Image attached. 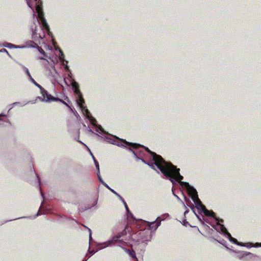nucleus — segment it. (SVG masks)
<instances>
[{
  "label": "nucleus",
  "mask_w": 261,
  "mask_h": 261,
  "mask_svg": "<svg viewBox=\"0 0 261 261\" xmlns=\"http://www.w3.org/2000/svg\"><path fill=\"white\" fill-rule=\"evenodd\" d=\"M135 158L141 160L153 170L159 173L160 171L173 185L179 182L181 187L188 191V188L182 184L183 176L180 174L179 169L171 163L166 162L156 153L151 151L147 147L137 143H132L129 150Z\"/></svg>",
  "instance_id": "obj_1"
},
{
  "label": "nucleus",
  "mask_w": 261,
  "mask_h": 261,
  "mask_svg": "<svg viewBox=\"0 0 261 261\" xmlns=\"http://www.w3.org/2000/svg\"><path fill=\"white\" fill-rule=\"evenodd\" d=\"M182 184L186 186L188 188V193L194 202L198 211L203 213L205 216H210L216 220V224L213 226L214 229L217 232L228 239L231 242L237 244L238 242L237 240L231 237L230 233L227 231L224 225L222 224V223L223 222V220L216 217L215 213L213 211H209L206 208L198 198V193L196 190L187 182H183Z\"/></svg>",
  "instance_id": "obj_2"
},
{
  "label": "nucleus",
  "mask_w": 261,
  "mask_h": 261,
  "mask_svg": "<svg viewBox=\"0 0 261 261\" xmlns=\"http://www.w3.org/2000/svg\"><path fill=\"white\" fill-rule=\"evenodd\" d=\"M37 13L36 20L31 25L32 38L35 41L42 40L47 33L50 35L49 27L44 17L42 7L35 8Z\"/></svg>",
  "instance_id": "obj_3"
},
{
  "label": "nucleus",
  "mask_w": 261,
  "mask_h": 261,
  "mask_svg": "<svg viewBox=\"0 0 261 261\" xmlns=\"http://www.w3.org/2000/svg\"><path fill=\"white\" fill-rule=\"evenodd\" d=\"M101 137L105 138L109 143L117 145L119 147L128 148L129 150L133 143L127 142L125 140L120 139L115 136H111L106 132V134L101 135Z\"/></svg>",
  "instance_id": "obj_4"
},
{
  "label": "nucleus",
  "mask_w": 261,
  "mask_h": 261,
  "mask_svg": "<svg viewBox=\"0 0 261 261\" xmlns=\"http://www.w3.org/2000/svg\"><path fill=\"white\" fill-rule=\"evenodd\" d=\"M138 245L142 246L144 248L148 243L151 240V231L149 230H140L138 232Z\"/></svg>",
  "instance_id": "obj_5"
},
{
  "label": "nucleus",
  "mask_w": 261,
  "mask_h": 261,
  "mask_svg": "<svg viewBox=\"0 0 261 261\" xmlns=\"http://www.w3.org/2000/svg\"><path fill=\"white\" fill-rule=\"evenodd\" d=\"M81 109L83 114L90 121L91 124L95 126V131L101 135H103V134H106V131L101 126L96 124V120L92 117L89 111L86 108V107L84 106L83 108H81Z\"/></svg>",
  "instance_id": "obj_6"
},
{
  "label": "nucleus",
  "mask_w": 261,
  "mask_h": 261,
  "mask_svg": "<svg viewBox=\"0 0 261 261\" xmlns=\"http://www.w3.org/2000/svg\"><path fill=\"white\" fill-rule=\"evenodd\" d=\"M40 93L42 95V96H38L37 98L41 101L50 102L51 101H54L55 100H59V98L54 97L51 94H49L48 92L44 88L40 91Z\"/></svg>",
  "instance_id": "obj_7"
},
{
  "label": "nucleus",
  "mask_w": 261,
  "mask_h": 261,
  "mask_svg": "<svg viewBox=\"0 0 261 261\" xmlns=\"http://www.w3.org/2000/svg\"><path fill=\"white\" fill-rule=\"evenodd\" d=\"M117 242L120 244V245H118L119 247H121V245H125L126 244L123 239H119L117 234H116L113 236L110 240L105 242L104 244H106V246L104 247L112 246Z\"/></svg>",
  "instance_id": "obj_8"
},
{
  "label": "nucleus",
  "mask_w": 261,
  "mask_h": 261,
  "mask_svg": "<svg viewBox=\"0 0 261 261\" xmlns=\"http://www.w3.org/2000/svg\"><path fill=\"white\" fill-rule=\"evenodd\" d=\"M259 258L258 255L246 251L244 261H258Z\"/></svg>",
  "instance_id": "obj_9"
},
{
  "label": "nucleus",
  "mask_w": 261,
  "mask_h": 261,
  "mask_svg": "<svg viewBox=\"0 0 261 261\" xmlns=\"http://www.w3.org/2000/svg\"><path fill=\"white\" fill-rule=\"evenodd\" d=\"M230 251L236 253L234 256L235 258L244 261L246 251L233 250L232 249Z\"/></svg>",
  "instance_id": "obj_10"
},
{
  "label": "nucleus",
  "mask_w": 261,
  "mask_h": 261,
  "mask_svg": "<svg viewBox=\"0 0 261 261\" xmlns=\"http://www.w3.org/2000/svg\"><path fill=\"white\" fill-rule=\"evenodd\" d=\"M160 221H157L156 219L154 222L150 223L149 225V229L150 231L151 230H155L160 225Z\"/></svg>",
  "instance_id": "obj_11"
},
{
  "label": "nucleus",
  "mask_w": 261,
  "mask_h": 261,
  "mask_svg": "<svg viewBox=\"0 0 261 261\" xmlns=\"http://www.w3.org/2000/svg\"><path fill=\"white\" fill-rule=\"evenodd\" d=\"M36 46H37V44L34 41L29 40L25 42V45L24 46H21L19 47L20 48H23L24 47H29V48H36Z\"/></svg>",
  "instance_id": "obj_12"
},
{
  "label": "nucleus",
  "mask_w": 261,
  "mask_h": 261,
  "mask_svg": "<svg viewBox=\"0 0 261 261\" xmlns=\"http://www.w3.org/2000/svg\"><path fill=\"white\" fill-rule=\"evenodd\" d=\"M22 70H23V71L24 72V73L27 74V75L28 76V79L29 80V81L31 82V83H34V81L35 80L32 77V76H31V73L28 69V68L25 67V66H24L23 65L22 66Z\"/></svg>",
  "instance_id": "obj_13"
},
{
  "label": "nucleus",
  "mask_w": 261,
  "mask_h": 261,
  "mask_svg": "<svg viewBox=\"0 0 261 261\" xmlns=\"http://www.w3.org/2000/svg\"><path fill=\"white\" fill-rule=\"evenodd\" d=\"M77 103L79 105V106L81 108H83L85 103L84 99L83 97V96L81 95V96H77L76 99Z\"/></svg>",
  "instance_id": "obj_14"
},
{
  "label": "nucleus",
  "mask_w": 261,
  "mask_h": 261,
  "mask_svg": "<svg viewBox=\"0 0 261 261\" xmlns=\"http://www.w3.org/2000/svg\"><path fill=\"white\" fill-rule=\"evenodd\" d=\"M170 216L168 213H165L162 215L161 216L158 217L156 219L157 221L159 222L160 221V223H161L162 221H164L165 220L167 217H169Z\"/></svg>",
  "instance_id": "obj_15"
},
{
  "label": "nucleus",
  "mask_w": 261,
  "mask_h": 261,
  "mask_svg": "<svg viewBox=\"0 0 261 261\" xmlns=\"http://www.w3.org/2000/svg\"><path fill=\"white\" fill-rule=\"evenodd\" d=\"M126 234V228L123 230L122 231L118 232L117 234L118 238L120 239H122L121 238L123 237Z\"/></svg>",
  "instance_id": "obj_16"
},
{
  "label": "nucleus",
  "mask_w": 261,
  "mask_h": 261,
  "mask_svg": "<svg viewBox=\"0 0 261 261\" xmlns=\"http://www.w3.org/2000/svg\"><path fill=\"white\" fill-rule=\"evenodd\" d=\"M215 240L217 241L218 242H219V243H220L221 244H222V245H223L224 246H225L227 250H231V249L229 247H228L226 246V241L224 240H217L216 239H215Z\"/></svg>",
  "instance_id": "obj_17"
},
{
  "label": "nucleus",
  "mask_w": 261,
  "mask_h": 261,
  "mask_svg": "<svg viewBox=\"0 0 261 261\" xmlns=\"http://www.w3.org/2000/svg\"><path fill=\"white\" fill-rule=\"evenodd\" d=\"M27 3L28 6L32 9L34 13V15L35 14L34 11V5L33 2L29 1V0H27Z\"/></svg>",
  "instance_id": "obj_18"
},
{
  "label": "nucleus",
  "mask_w": 261,
  "mask_h": 261,
  "mask_svg": "<svg viewBox=\"0 0 261 261\" xmlns=\"http://www.w3.org/2000/svg\"><path fill=\"white\" fill-rule=\"evenodd\" d=\"M35 3V8L42 7V2L41 0H34Z\"/></svg>",
  "instance_id": "obj_19"
},
{
  "label": "nucleus",
  "mask_w": 261,
  "mask_h": 261,
  "mask_svg": "<svg viewBox=\"0 0 261 261\" xmlns=\"http://www.w3.org/2000/svg\"><path fill=\"white\" fill-rule=\"evenodd\" d=\"M71 86H72V89L73 90H74L75 89L77 90V89L79 88V84L74 81L72 82Z\"/></svg>",
  "instance_id": "obj_20"
},
{
  "label": "nucleus",
  "mask_w": 261,
  "mask_h": 261,
  "mask_svg": "<svg viewBox=\"0 0 261 261\" xmlns=\"http://www.w3.org/2000/svg\"><path fill=\"white\" fill-rule=\"evenodd\" d=\"M4 46L10 48H18L19 47V46H15L14 44L10 43H6V44L5 45H4Z\"/></svg>",
  "instance_id": "obj_21"
},
{
  "label": "nucleus",
  "mask_w": 261,
  "mask_h": 261,
  "mask_svg": "<svg viewBox=\"0 0 261 261\" xmlns=\"http://www.w3.org/2000/svg\"><path fill=\"white\" fill-rule=\"evenodd\" d=\"M111 192L114 193L121 201H123V198L114 190H111Z\"/></svg>",
  "instance_id": "obj_22"
},
{
  "label": "nucleus",
  "mask_w": 261,
  "mask_h": 261,
  "mask_svg": "<svg viewBox=\"0 0 261 261\" xmlns=\"http://www.w3.org/2000/svg\"><path fill=\"white\" fill-rule=\"evenodd\" d=\"M127 251L130 252L129 255L135 259V261H138V258L136 256L135 253L134 251L131 252L129 249H127Z\"/></svg>",
  "instance_id": "obj_23"
},
{
  "label": "nucleus",
  "mask_w": 261,
  "mask_h": 261,
  "mask_svg": "<svg viewBox=\"0 0 261 261\" xmlns=\"http://www.w3.org/2000/svg\"><path fill=\"white\" fill-rule=\"evenodd\" d=\"M60 59L61 61L64 62L65 61L64 60V55L63 51L61 50H60V56H59Z\"/></svg>",
  "instance_id": "obj_24"
},
{
  "label": "nucleus",
  "mask_w": 261,
  "mask_h": 261,
  "mask_svg": "<svg viewBox=\"0 0 261 261\" xmlns=\"http://www.w3.org/2000/svg\"><path fill=\"white\" fill-rule=\"evenodd\" d=\"M104 243H105V242L98 244V246H99V249H97L96 251H98V250H101V249L106 248V247H103L106 246V244Z\"/></svg>",
  "instance_id": "obj_25"
},
{
  "label": "nucleus",
  "mask_w": 261,
  "mask_h": 261,
  "mask_svg": "<svg viewBox=\"0 0 261 261\" xmlns=\"http://www.w3.org/2000/svg\"><path fill=\"white\" fill-rule=\"evenodd\" d=\"M94 163L97 170V172H100L99 165L98 161L96 159H94Z\"/></svg>",
  "instance_id": "obj_26"
},
{
  "label": "nucleus",
  "mask_w": 261,
  "mask_h": 261,
  "mask_svg": "<svg viewBox=\"0 0 261 261\" xmlns=\"http://www.w3.org/2000/svg\"><path fill=\"white\" fill-rule=\"evenodd\" d=\"M38 49V50L40 52V53H41V54L43 55H45V52L44 51V50L40 47H39L38 45L37 46H36V47Z\"/></svg>",
  "instance_id": "obj_27"
},
{
  "label": "nucleus",
  "mask_w": 261,
  "mask_h": 261,
  "mask_svg": "<svg viewBox=\"0 0 261 261\" xmlns=\"http://www.w3.org/2000/svg\"><path fill=\"white\" fill-rule=\"evenodd\" d=\"M73 91H74L75 94H76L77 95V96H81V95H82V94L79 88L77 89V90L75 89Z\"/></svg>",
  "instance_id": "obj_28"
},
{
  "label": "nucleus",
  "mask_w": 261,
  "mask_h": 261,
  "mask_svg": "<svg viewBox=\"0 0 261 261\" xmlns=\"http://www.w3.org/2000/svg\"><path fill=\"white\" fill-rule=\"evenodd\" d=\"M34 83H32L34 84L36 87H37L40 89V91L43 89V88L40 85L38 84L35 81H34Z\"/></svg>",
  "instance_id": "obj_29"
},
{
  "label": "nucleus",
  "mask_w": 261,
  "mask_h": 261,
  "mask_svg": "<svg viewBox=\"0 0 261 261\" xmlns=\"http://www.w3.org/2000/svg\"><path fill=\"white\" fill-rule=\"evenodd\" d=\"M97 175L98 176L99 181L102 184L105 181L102 180V179L100 176V172H97Z\"/></svg>",
  "instance_id": "obj_30"
},
{
  "label": "nucleus",
  "mask_w": 261,
  "mask_h": 261,
  "mask_svg": "<svg viewBox=\"0 0 261 261\" xmlns=\"http://www.w3.org/2000/svg\"><path fill=\"white\" fill-rule=\"evenodd\" d=\"M191 209L192 210L193 212L194 213V214H195V215L196 216L197 218L198 219V220L200 221H202V219L201 218V217H200L199 215H198L195 212V211H194V209L193 207L191 206Z\"/></svg>",
  "instance_id": "obj_31"
},
{
  "label": "nucleus",
  "mask_w": 261,
  "mask_h": 261,
  "mask_svg": "<svg viewBox=\"0 0 261 261\" xmlns=\"http://www.w3.org/2000/svg\"><path fill=\"white\" fill-rule=\"evenodd\" d=\"M245 247L247 248L253 247V243L251 242L245 243Z\"/></svg>",
  "instance_id": "obj_32"
},
{
  "label": "nucleus",
  "mask_w": 261,
  "mask_h": 261,
  "mask_svg": "<svg viewBox=\"0 0 261 261\" xmlns=\"http://www.w3.org/2000/svg\"><path fill=\"white\" fill-rule=\"evenodd\" d=\"M253 247H261V243H255L254 244L253 243Z\"/></svg>",
  "instance_id": "obj_33"
},
{
  "label": "nucleus",
  "mask_w": 261,
  "mask_h": 261,
  "mask_svg": "<svg viewBox=\"0 0 261 261\" xmlns=\"http://www.w3.org/2000/svg\"><path fill=\"white\" fill-rule=\"evenodd\" d=\"M54 101H60V102L63 103V104H64L65 105H66L68 108H70V106L65 101H64V100H63L62 99H61L60 98H59V100H55Z\"/></svg>",
  "instance_id": "obj_34"
},
{
  "label": "nucleus",
  "mask_w": 261,
  "mask_h": 261,
  "mask_svg": "<svg viewBox=\"0 0 261 261\" xmlns=\"http://www.w3.org/2000/svg\"><path fill=\"white\" fill-rule=\"evenodd\" d=\"M121 201L123 202L126 211L129 212V209H128V206H127L126 202L125 201L124 199H123V201Z\"/></svg>",
  "instance_id": "obj_35"
},
{
  "label": "nucleus",
  "mask_w": 261,
  "mask_h": 261,
  "mask_svg": "<svg viewBox=\"0 0 261 261\" xmlns=\"http://www.w3.org/2000/svg\"><path fill=\"white\" fill-rule=\"evenodd\" d=\"M88 230H89V243H90V242L92 240V231H91V230L90 228H88Z\"/></svg>",
  "instance_id": "obj_36"
},
{
  "label": "nucleus",
  "mask_w": 261,
  "mask_h": 261,
  "mask_svg": "<svg viewBox=\"0 0 261 261\" xmlns=\"http://www.w3.org/2000/svg\"><path fill=\"white\" fill-rule=\"evenodd\" d=\"M173 195H174V196L177 198V199L178 201H179L181 202L182 203V204H183L184 206L185 207H186V206L185 205V204H184V203L181 201V200L180 199V198H179L177 195H175V194H174V193H173Z\"/></svg>",
  "instance_id": "obj_37"
},
{
  "label": "nucleus",
  "mask_w": 261,
  "mask_h": 261,
  "mask_svg": "<svg viewBox=\"0 0 261 261\" xmlns=\"http://www.w3.org/2000/svg\"><path fill=\"white\" fill-rule=\"evenodd\" d=\"M0 52H2V53H7V54L10 57V54H9L8 51H7V50L5 48H3L1 50H0Z\"/></svg>",
  "instance_id": "obj_38"
},
{
  "label": "nucleus",
  "mask_w": 261,
  "mask_h": 261,
  "mask_svg": "<svg viewBox=\"0 0 261 261\" xmlns=\"http://www.w3.org/2000/svg\"><path fill=\"white\" fill-rule=\"evenodd\" d=\"M102 185L106 187L108 189H109L110 191H111V190H112L113 189L111 188L105 182H104Z\"/></svg>",
  "instance_id": "obj_39"
},
{
  "label": "nucleus",
  "mask_w": 261,
  "mask_h": 261,
  "mask_svg": "<svg viewBox=\"0 0 261 261\" xmlns=\"http://www.w3.org/2000/svg\"><path fill=\"white\" fill-rule=\"evenodd\" d=\"M237 245L242 246V247H245V243H242V242H238Z\"/></svg>",
  "instance_id": "obj_40"
},
{
  "label": "nucleus",
  "mask_w": 261,
  "mask_h": 261,
  "mask_svg": "<svg viewBox=\"0 0 261 261\" xmlns=\"http://www.w3.org/2000/svg\"><path fill=\"white\" fill-rule=\"evenodd\" d=\"M20 104V102H15L12 104H10L9 105V106H13V107L14 106H17L18 105Z\"/></svg>",
  "instance_id": "obj_41"
},
{
  "label": "nucleus",
  "mask_w": 261,
  "mask_h": 261,
  "mask_svg": "<svg viewBox=\"0 0 261 261\" xmlns=\"http://www.w3.org/2000/svg\"><path fill=\"white\" fill-rule=\"evenodd\" d=\"M63 64H64V63H63ZM64 65V68H65V70H66V71H69V66L67 65V64H66V65Z\"/></svg>",
  "instance_id": "obj_42"
},
{
  "label": "nucleus",
  "mask_w": 261,
  "mask_h": 261,
  "mask_svg": "<svg viewBox=\"0 0 261 261\" xmlns=\"http://www.w3.org/2000/svg\"><path fill=\"white\" fill-rule=\"evenodd\" d=\"M96 252V251H95L94 249L89 251V253L91 254H94Z\"/></svg>",
  "instance_id": "obj_43"
},
{
  "label": "nucleus",
  "mask_w": 261,
  "mask_h": 261,
  "mask_svg": "<svg viewBox=\"0 0 261 261\" xmlns=\"http://www.w3.org/2000/svg\"><path fill=\"white\" fill-rule=\"evenodd\" d=\"M188 223V222L187 221L186 219L183 220L182 224L185 226H187V224Z\"/></svg>",
  "instance_id": "obj_44"
},
{
  "label": "nucleus",
  "mask_w": 261,
  "mask_h": 261,
  "mask_svg": "<svg viewBox=\"0 0 261 261\" xmlns=\"http://www.w3.org/2000/svg\"><path fill=\"white\" fill-rule=\"evenodd\" d=\"M43 213H41L40 212V210L38 211V213H37L36 215V217H38L40 215H41V214H42Z\"/></svg>",
  "instance_id": "obj_45"
},
{
  "label": "nucleus",
  "mask_w": 261,
  "mask_h": 261,
  "mask_svg": "<svg viewBox=\"0 0 261 261\" xmlns=\"http://www.w3.org/2000/svg\"><path fill=\"white\" fill-rule=\"evenodd\" d=\"M90 154H91V156H92V159H93V161H94V159H95V158L94 157V156L93 155V154H92V153L91 151H90Z\"/></svg>",
  "instance_id": "obj_46"
},
{
  "label": "nucleus",
  "mask_w": 261,
  "mask_h": 261,
  "mask_svg": "<svg viewBox=\"0 0 261 261\" xmlns=\"http://www.w3.org/2000/svg\"><path fill=\"white\" fill-rule=\"evenodd\" d=\"M7 116V115L6 114H4L3 113H1L0 114V117H6Z\"/></svg>",
  "instance_id": "obj_47"
},
{
  "label": "nucleus",
  "mask_w": 261,
  "mask_h": 261,
  "mask_svg": "<svg viewBox=\"0 0 261 261\" xmlns=\"http://www.w3.org/2000/svg\"><path fill=\"white\" fill-rule=\"evenodd\" d=\"M8 107H9V109L8 110V112L13 108V106H9Z\"/></svg>",
  "instance_id": "obj_48"
},
{
  "label": "nucleus",
  "mask_w": 261,
  "mask_h": 261,
  "mask_svg": "<svg viewBox=\"0 0 261 261\" xmlns=\"http://www.w3.org/2000/svg\"><path fill=\"white\" fill-rule=\"evenodd\" d=\"M188 212H189V210H187L185 212V213H184V215H185V216H186V215L187 213H188Z\"/></svg>",
  "instance_id": "obj_49"
},
{
  "label": "nucleus",
  "mask_w": 261,
  "mask_h": 261,
  "mask_svg": "<svg viewBox=\"0 0 261 261\" xmlns=\"http://www.w3.org/2000/svg\"><path fill=\"white\" fill-rule=\"evenodd\" d=\"M89 130V132H91V133H93V134H95V133L93 132V130H92L91 129H90H90H89V130Z\"/></svg>",
  "instance_id": "obj_50"
},
{
  "label": "nucleus",
  "mask_w": 261,
  "mask_h": 261,
  "mask_svg": "<svg viewBox=\"0 0 261 261\" xmlns=\"http://www.w3.org/2000/svg\"><path fill=\"white\" fill-rule=\"evenodd\" d=\"M96 247V250H97V249H99V246H98V244H97Z\"/></svg>",
  "instance_id": "obj_51"
},
{
  "label": "nucleus",
  "mask_w": 261,
  "mask_h": 261,
  "mask_svg": "<svg viewBox=\"0 0 261 261\" xmlns=\"http://www.w3.org/2000/svg\"><path fill=\"white\" fill-rule=\"evenodd\" d=\"M40 192H41V196H42V197H43V194H42V192H41V191H40Z\"/></svg>",
  "instance_id": "obj_52"
},
{
  "label": "nucleus",
  "mask_w": 261,
  "mask_h": 261,
  "mask_svg": "<svg viewBox=\"0 0 261 261\" xmlns=\"http://www.w3.org/2000/svg\"><path fill=\"white\" fill-rule=\"evenodd\" d=\"M71 72H70V74H69V76L70 77H71Z\"/></svg>",
  "instance_id": "obj_53"
},
{
  "label": "nucleus",
  "mask_w": 261,
  "mask_h": 261,
  "mask_svg": "<svg viewBox=\"0 0 261 261\" xmlns=\"http://www.w3.org/2000/svg\"><path fill=\"white\" fill-rule=\"evenodd\" d=\"M185 199L186 201H187V198L186 197H185Z\"/></svg>",
  "instance_id": "obj_54"
},
{
  "label": "nucleus",
  "mask_w": 261,
  "mask_h": 261,
  "mask_svg": "<svg viewBox=\"0 0 261 261\" xmlns=\"http://www.w3.org/2000/svg\"><path fill=\"white\" fill-rule=\"evenodd\" d=\"M40 59H44V58L42 57H40Z\"/></svg>",
  "instance_id": "obj_55"
},
{
  "label": "nucleus",
  "mask_w": 261,
  "mask_h": 261,
  "mask_svg": "<svg viewBox=\"0 0 261 261\" xmlns=\"http://www.w3.org/2000/svg\"><path fill=\"white\" fill-rule=\"evenodd\" d=\"M26 103L24 104V105H21V106H24V105H25Z\"/></svg>",
  "instance_id": "obj_56"
},
{
  "label": "nucleus",
  "mask_w": 261,
  "mask_h": 261,
  "mask_svg": "<svg viewBox=\"0 0 261 261\" xmlns=\"http://www.w3.org/2000/svg\"><path fill=\"white\" fill-rule=\"evenodd\" d=\"M86 260H87L86 259V260H83V261H86Z\"/></svg>",
  "instance_id": "obj_57"
},
{
  "label": "nucleus",
  "mask_w": 261,
  "mask_h": 261,
  "mask_svg": "<svg viewBox=\"0 0 261 261\" xmlns=\"http://www.w3.org/2000/svg\"><path fill=\"white\" fill-rule=\"evenodd\" d=\"M1 120H2V119L0 118V121H1Z\"/></svg>",
  "instance_id": "obj_58"
}]
</instances>
